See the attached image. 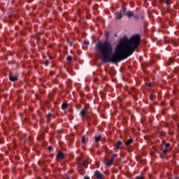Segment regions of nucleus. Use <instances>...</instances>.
Masks as SVG:
<instances>
[{"instance_id": "39448f33", "label": "nucleus", "mask_w": 179, "mask_h": 179, "mask_svg": "<svg viewBox=\"0 0 179 179\" xmlns=\"http://www.w3.org/2000/svg\"><path fill=\"white\" fill-rule=\"evenodd\" d=\"M80 115L82 118H85L89 115V108L87 106H85L84 108L80 111Z\"/></svg>"}, {"instance_id": "f257e3e1", "label": "nucleus", "mask_w": 179, "mask_h": 179, "mask_svg": "<svg viewBox=\"0 0 179 179\" xmlns=\"http://www.w3.org/2000/svg\"><path fill=\"white\" fill-rule=\"evenodd\" d=\"M105 41H99L94 48L101 55V59L103 62H120L121 61V55L117 52H113V44L108 41L110 38V31L105 32Z\"/></svg>"}, {"instance_id": "c9c22d12", "label": "nucleus", "mask_w": 179, "mask_h": 179, "mask_svg": "<svg viewBox=\"0 0 179 179\" xmlns=\"http://www.w3.org/2000/svg\"><path fill=\"white\" fill-rule=\"evenodd\" d=\"M27 140H25V142L27 141Z\"/></svg>"}, {"instance_id": "9b49d317", "label": "nucleus", "mask_w": 179, "mask_h": 179, "mask_svg": "<svg viewBox=\"0 0 179 179\" xmlns=\"http://www.w3.org/2000/svg\"><path fill=\"white\" fill-rule=\"evenodd\" d=\"M115 150H121L122 149V143L121 141H117L115 145Z\"/></svg>"}, {"instance_id": "a878e982", "label": "nucleus", "mask_w": 179, "mask_h": 179, "mask_svg": "<svg viewBox=\"0 0 179 179\" xmlns=\"http://www.w3.org/2000/svg\"><path fill=\"white\" fill-rule=\"evenodd\" d=\"M84 44H85L86 45H89L90 43L89 42V41H84Z\"/></svg>"}, {"instance_id": "4c0bfd02", "label": "nucleus", "mask_w": 179, "mask_h": 179, "mask_svg": "<svg viewBox=\"0 0 179 179\" xmlns=\"http://www.w3.org/2000/svg\"><path fill=\"white\" fill-rule=\"evenodd\" d=\"M144 1H147V0H144Z\"/></svg>"}, {"instance_id": "1a4fd4ad", "label": "nucleus", "mask_w": 179, "mask_h": 179, "mask_svg": "<svg viewBox=\"0 0 179 179\" xmlns=\"http://www.w3.org/2000/svg\"><path fill=\"white\" fill-rule=\"evenodd\" d=\"M57 160H65V154L62 151H59L57 155Z\"/></svg>"}, {"instance_id": "6ab92c4d", "label": "nucleus", "mask_w": 179, "mask_h": 179, "mask_svg": "<svg viewBox=\"0 0 179 179\" xmlns=\"http://www.w3.org/2000/svg\"><path fill=\"white\" fill-rule=\"evenodd\" d=\"M158 134H159L160 138H162V136H165V135H166L164 131H159Z\"/></svg>"}, {"instance_id": "bb28decb", "label": "nucleus", "mask_w": 179, "mask_h": 179, "mask_svg": "<svg viewBox=\"0 0 179 179\" xmlns=\"http://www.w3.org/2000/svg\"><path fill=\"white\" fill-rule=\"evenodd\" d=\"M134 19L135 20H138L139 19V15H135Z\"/></svg>"}, {"instance_id": "f03ea898", "label": "nucleus", "mask_w": 179, "mask_h": 179, "mask_svg": "<svg viewBox=\"0 0 179 179\" xmlns=\"http://www.w3.org/2000/svg\"><path fill=\"white\" fill-rule=\"evenodd\" d=\"M141 45V35H134L128 39V38L124 36L119 41L117 45V51L121 52L124 56V58L131 57L135 52V50Z\"/></svg>"}, {"instance_id": "b1692460", "label": "nucleus", "mask_w": 179, "mask_h": 179, "mask_svg": "<svg viewBox=\"0 0 179 179\" xmlns=\"http://www.w3.org/2000/svg\"><path fill=\"white\" fill-rule=\"evenodd\" d=\"M136 179H145V178L143 176H138L136 177Z\"/></svg>"}, {"instance_id": "c756f323", "label": "nucleus", "mask_w": 179, "mask_h": 179, "mask_svg": "<svg viewBox=\"0 0 179 179\" xmlns=\"http://www.w3.org/2000/svg\"><path fill=\"white\" fill-rule=\"evenodd\" d=\"M84 179H90V177H89V176H85Z\"/></svg>"}, {"instance_id": "4468645a", "label": "nucleus", "mask_w": 179, "mask_h": 179, "mask_svg": "<svg viewBox=\"0 0 179 179\" xmlns=\"http://www.w3.org/2000/svg\"><path fill=\"white\" fill-rule=\"evenodd\" d=\"M133 142H134V139L130 138V139L127 140V141L124 143V145H125L126 146H129V145H131Z\"/></svg>"}, {"instance_id": "7ed1b4c3", "label": "nucleus", "mask_w": 179, "mask_h": 179, "mask_svg": "<svg viewBox=\"0 0 179 179\" xmlns=\"http://www.w3.org/2000/svg\"><path fill=\"white\" fill-rule=\"evenodd\" d=\"M170 148V143H167L166 141H162L161 144L162 153L160 155L161 157H166V155L169 153Z\"/></svg>"}, {"instance_id": "c85d7f7f", "label": "nucleus", "mask_w": 179, "mask_h": 179, "mask_svg": "<svg viewBox=\"0 0 179 179\" xmlns=\"http://www.w3.org/2000/svg\"><path fill=\"white\" fill-rule=\"evenodd\" d=\"M150 99L153 100V95H152V94L150 95Z\"/></svg>"}, {"instance_id": "dca6fc26", "label": "nucleus", "mask_w": 179, "mask_h": 179, "mask_svg": "<svg viewBox=\"0 0 179 179\" xmlns=\"http://www.w3.org/2000/svg\"><path fill=\"white\" fill-rule=\"evenodd\" d=\"M51 117H52V113H48L47 115V122H50L51 121Z\"/></svg>"}, {"instance_id": "0eeeda50", "label": "nucleus", "mask_w": 179, "mask_h": 179, "mask_svg": "<svg viewBox=\"0 0 179 179\" xmlns=\"http://www.w3.org/2000/svg\"><path fill=\"white\" fill-rule=\"evenodd\" d=\"M117 156H118L117 154L112 155L111 158L106 162V166H113V163H114V159H115Z\"/></svg>"}, {"instance_id": "2eb2a0df", "label": "nucleus", "mask_w": 179, "mask_h": 179, "mask_svg": "<svg viewBox=\"0 0 179 179\" xmlns=\"http://www.w3.org/2000/svg\"><path fill=\"white\" fill-rule=\"evenodd\" d=\"M166 3L167 8H170V5H171V1L170 0H163Z\"/></svg>"}, {"instance_id": "72a5a7b5", "label": "nucleus", "mask_w": 179, "mask_h": 179, "mask_svg": "<svg viewBox=\"0 0 179 179\" xmlns=\"http://www.w3.org/2000/svg\"><path fill=\"white\" fill-rule=\"evenodd\" d=\"M150 65H153V64H152V63H150Z\"/></svg>"}, {"instance_id": "4be33fe9", "label": "nucleus", "mask_w": 179, "mask_h": 179, "mask_svg": "<svg viewBox=\"0 0 179 179\" xmlns=\"http://www.w3.org/2000/svg\"><path fill=\"white\" fill-rule=\"evenodd\" d=\"M174 64V60L173 59H170L169 62V65H173Z\"/></svg>"}, {"instance_id": "473e14b6", "label": "nucleus", "mask_w": 179, "mask_h": 179, "mask_svg": "<svg viewBox=\"0 0 179 179\" xmlns=\"http://www.w3.org/2000/svg\"><path fill=\"white\" fill-rule=\"evenodd\" d=\"M141 19H143V16L141 17Z\"/></svg>"}, {"instance_id": "f704fd0d", "label": "nucleus", "mask_w": 179, "mask_h": 179, "mask_svg": "<svg viewBox=\"0 0 179 179\" xmlns=\"http://www.w3.org/2000/svg\"><path fill=\"white\" fill-rule=\"evenodd\" d=\"M150 178H152V177H151V176H150Z\"/></svg>"}, {"instance_id": "f3484780", "label": "nucleus", "mask_w": 179, "mask_h": 179, "mask_svg": "<svg viewBox=\"0 0 179 179\" xmlns=\"http://www.w3.org/2000/svg\"><path fill=\"white\" fill-rule=\"evenodd\" d=\"M62 110H66V108H68V103H64L62 105Z\"/></svg>"}, {"instance_id": "5701e85b", "label": "nucleus", "mask_w": 179, "mask_h": 179, "mask_svg": "<svg viewBox=\"0 0 179 179\" xmlns=\"http://www.w3.org/2000/svg\"><path fill=\"white\" fill-rule=\"evenodd\" d=\"M72 59H73V57L71 56H68L66 58V61H72Z\"/></svg>"}, {"instance_id": "cd10ccee", "label": "nucleus", "mask_w": 179, "mask_h": 179, "mask_svg": "<svg viewBox=\"0 0 179 179\" xmlns=\"http://www.w3.org/2000/svg\"><path fill=\"white\" fill-rule=\"evenodd\" d=\"M48 149L49 152H51V151L52 150V147L49 146V147L48 148Z\"/></svg>"}, {"instance_id": "aec40b11", "label": "nucleus", "mask_w": 179, "mask_h": 179, "mask_svg": "<svg viewBox=\"0 0 179 179\" xmlns=\"http://www.w3.org/2000/svg\"><path fill=\"white\" fill-rule=\"evenodd\" d=\"M81 142H82V143H86V136H82Z\"/></svg>"}, {"instance_id": "412c9836", "label": "nucleus", "mask_w": 179, "mask_h": 179, "mask_svg": "<svg viewBox=\"0 0 179 179\" xmlns=\"http://www.w3.org/2000/svg\"><path fill=\"white\" fill-rule=\"evenodd\" d=\"M67 44L70 45V47H72V44H73V42H72L69 38L67 39Z\"/></svg>"}, {"instance_id": "a211bd4d", "label": "nucleus", "mask_w": 179, "mask_h": 179, "mask_svg": "<svg viewBox=\"0 0 179 179\" xmlns=\"http://www.w3.org/2000/svg\"><path fill=\"white\" fill-rule=\"evenodd\" d=\"M100 141H101V135L95 137V142H100Z\"/></svg>"}, {"instance_id": "423d86ee", "label": "nucleus", "mask_w": 179, "mask_h": 179, "mask_svg": "<svg viewBox=\"0 0 179 179\" xmlns=\"http://www.w3.org/2000/svg\"><path fill=\"white\" fill-rule=\"evenodd\" d=\"M94 177L96 179H104V175L100 172V171H95L94 173Z\"/></svg>"}, {"instance_id": "e433bc0d", "label": "nucleus", "mask_w": 179, "mask_h": 179, "mask_svg": "<svg viewBox=\"0 0 179 179\" xmlns=\"http://www.w3.org/2000/svg\"><path fill=\"white\" fill-rule=\"evenodd\" d=\"M67 179H69V178H67Z\"/></svg>"}, {"instance_id": "393cba45", "label": "nucleus", "mask_w": 179, "mask_h": 179, "mask_svg": "<svg viewBox=\"0 0 179 179\" xmlns=\"http://www.w3.org/2000/svg\"><path fill=\"white\" fill-rule=\"evenodd\" d=\"M49 64H50V62H48V60H46V61L44 62L45 66H48Z\"/></svg>"}, {"instance_id": "ddd939ff", "label": "nucleus", "mask_w": 179, "mask_h": 179, "mask_svg": "<svg viewBox=\"0 0 179 179\" xmlns=\"http://www.w3.org/2000/svg\"><path fill=\"white\" fill-rule=\"evenodd\" d=\"M124 16H128V17L131 18L134 16V11L128 10L127 13H124Z\"/></svg>"}, {"instance_id": "7c9ffc66", "label": "nucleus", "mask_w": 179, "mask_h": 179, "mask_svg": "<svg viewBox=\"0 0 179 179\" xmlns=\"http://www.w3.org/2000/svg\"><path fill=\"white\" fill-rule=\"evenodd\" d=\"M175 179H179V177H178V176H176V177L175 178Z\"/></svg>"}, {"instance_id": "6e6552de", "label": "nucleus", "mask_w": 179, "mask_h": 179, "mask_svg": "<svg viewBox=\"0 0 179 179\" xmlns=\"http://www.w3.org/2000/svg\"><path fill=\"white\" fill-rule=\"evenodd\" d=\"M138 93V91L135 90L134 87L131 88V90L129 91V94H131L133 99H135L136 100V94Z\"/></svg>"}, {"instance_id": "f8f14e48", "label": "nucleus", "mask_w": 179, "mask_h": 179, "mask_svg": "<svg viewBox=\"0 0 179 179\" xmlns=\"http://www.w3.org/2000/svg\"><path fill=\"white\" fill-rule=\"evenodd\" d=\"M9 79L11 82H17V76L9 75Z\"/></svg>"}, {"instance_id": "9d476101", "label": "nucleus", "mask_w": 179, "mask_h": 179, "mask_svg": "<svg viewBox=\"0 0 179 179\" xmlns=\"http://www.w3.org/2000/svg\"><path fill=\"white\" fill-rule=\"evenodd\" d=\"M78 167H79V169H80V170H85V169L87 168V166H86V162H79Z\"/></svg>"}, {"instance_id": "2f4dec72", "label": "nucleus", "mask_w": 179, "mask_h": 179, "mask_svg": "<svg viewBox=\"0 0 179 179\" xmlns=\"http://www.w3.org/2000/svg\"><path fill=\"white\" fill-rule=\"evenodd\" d=\"M148 86H149V87H151V86H152V85H151V84H149V85H148Z\"/></svg>"}, {"instance_id": "20e7f679", "label": "nucleus", "mask_w": 179, "mask_h": 179, "mask_svg": "<svg viewBox=\"0 0 179 179\" xmlns=\"http://www.w3.org/2000/svg\"><path fill=\"white\" fill-rule=\"evenodd\" d=\"M125 12H127V8L124 7L117 13L116 19L117 20H121V19L125 16Z\"/></svg>"}]
</instances>
